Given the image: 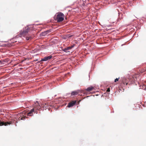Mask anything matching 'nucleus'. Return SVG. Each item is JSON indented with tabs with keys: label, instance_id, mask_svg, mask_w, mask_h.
I'll return each mask as SVG.
<instances>
[{
	"label": "nucleus",
	"instance_id": "obj_1",
	"mask_svg": "<svg viewBox=\"0 0 146 146\" xmlns=\"http://www.w3.org/2000/svg\"><path fill=\"white\" fill-rule=\"evenodd\" d=\"M41 108V106L39 104L38 101H36L33 105V108L29 113H27V115L32 116L33 115V113L34 112L36 113H37V111H39Z\"/></svg>",
	"mask_w": 146,
	"mask_h": 146
},
{
	"label": "nucleus",
	"instance_id": "obj_2",
	"mask_svg": "<svg viewBox=\"0 0 146 146\" xmlns=\"http://www.w3.org/2000/svg\"><path fill=\"white\" fill-rule=\"evenodd\" d=\"M65 17L64 14L61 12H58L55 16L56 20L58 22H60L63 21Z\"/></svg>",
	"mask_w": 146,
	"mask_h": 146
},
{
	"label": "nucleus",
	"instance_id": "obj_3",
	"mask_svg": "<svg viewBox=\"0 0 146 146\" xmlns=\"http://www.w3.org/2000/svg\"><path fill=\"white\" fill-rule=\"evenodd\" d=\"M30 28L27 27L24 28L23 31H21L20 33V36L21 37L26 35L30 30Z\"/></svg>",
	"mask_w": 146,
	"mask_h": 146
},
{
	"label": "nucleus",
	"instance_id": "obj_4",
	"mask_svg": "<svg viewBox=\"0 0 146 146\" xmlns=\"http://www.w3.org/2000/svg\"><path fill=\"white\" fill-rule=\"evenodd\" d=\"M83 93L84 94H85V91H84L78 90L77 91H74L72 92L71 93V96H74L80 93Z\"/></svg>",
	"mask_w": 146,
	"mask_h": 146
},
{
	"label": "nucleus",
	"instance_id": "obj_5",
	"mask_svg": "<svg viewBox=\"0 0 146 146\" xmlns=\"http://www.w3.org/2000/svg\"><path fill=\"white\" fill-rule=\"evenodd\" d=\"M13 122L11 121L9 122H4L3 121H1L0 119V126L5 125L7 126L8 125H10V124H12Z\"/></svg>",
	"mask_w": 146,
	"mask_h": 146
},
{
	"label": "nucleus",
	"instance_id": "obj_6",
	"mask_svg": "<svg viewBox=\"0 0 146 146\" xmlns=\"http://www.w3.org/2000/svg\"><path fill=\"white\" fill-rule=\"evenodd\" d=\"M74 47V46L72 45L71 46L67 47L66 48H65L63 49V51L66 52H70V50H71Z\"/></svg>",
	"mask_w": 146,
	"mask_h": 146
},
{
	"label": "nucleus",
	"instance_id": "obj_7",
	"mask_svg": "<svg viewBox=\"0 0 146 146\" xmlns=\"http://www.w3.org/2000/svg\"><path fill=\"white\" fill-rule=\"evenodd\" d=\"M19 115L20 117H18V119L19 120H24L27 118L26 116L23 115V114H19Z\"/></svg>",
	"mask_w": 146,
	"mask_h": 146
},
{
	"label": "nucleus",
	"instance_id": "obj_8",
	"mask_svg": "<svg viewBox=\"0 0 146 146\" xmlns=\"http://www.w3.org/2000/svg\"><path fill=\"white\" fill-rule=\"evenodd\" d=\"M128 79H127L125 78H123L122 80V82L123 84H126L127 85L128 83Z\"/></svg>",
	"mask_w": 146,
	"mask_h": 146
},
{
	"label": "nucleus",
	"instance_id": "obj_9",
	"mask_svg": "<svg viewBox=\"0 0 146 146\" xmlns=\"http://www.w3.org/2000/svg\"><path fill=\"white\" fill-rule=\"evenodd\" d=\"M52 57V56H49L47 57H45L43 58L42 59L41 61H46L50 59Z\"/></svg>",
	"mask_w": 146,
	"mask_h": 146
},
{
	"label": "nucleus",
	"instance_id": "obj_10",
	"mask_svg": "<svg viewBox=\"0 0 146 146\" xmlns=\"http://www.w3.org/2000/svg\"><path fill=\"white\" fill-rule=\"evenodd\" d=\"M94 89V88L92 86H91L90 87H89L87 88L86 89H85V90H84L83 91H85V94H86V91H91L92 90H93Z\"/></svg>",
	"mask_w": 146,
	"mask_h": 146
},
{
	"label": "nucleus",
	"instance_id": "obj_11",
	"mask_svg": "<svg viewBox=\"0 0 146 146\" xmlns=\"http://www.w3.org/2000/svg\"><path fill=\"white\" fill-rule=\"evenodd\" d=\"M76 101H73L69 103L68 105V107L69 108L73 106L76 103Z\"/></svg>",
	"mask_w": 146,
	"mask_h": 146
},
{
	"label": "nucleus",
	"instance_id": "obj_12",
	"mask_svg": "<svg viewBox=\"0 0 146 146\" xmlns=\"http://www.w3.org/2000/svg\"><path fill=\"white\" fill-rule=\"evenodd\" d=\"M48 104L47 103H43L41 105V106H42V107L44 108V109H46V108H48L47 107L48 106Z\"/></svg>",
	"mask_w": 146,
	"mask_h": 146
},
{
	"label": "nucleus",
	"instance_id": "obj_13",
	"mask_svg": "<svg viewBox=\"0 0 146 146\" xmlns=\"http://www.w3.org/2000/svg\"><path fill=\"white\" fill-rule=\"evenodd\" d=\"M50 32V31L49 30H47L46 31H45L44 32H43L42 33V35L43 36H45V35H46L48 33H49Z\"/></svg>",
	"mask_w": 146,
	"mask_h": 146
},
{
	"label": "nucleus",
	"instance_id": "obj_14",
	"mask_svg": "<svg viewBox=\"0 0 146 146\" xmlns=\"http://www.w3.org/2000/svg\"><path fill=\"white\" fill-rule=\"evenodd\" d=\"M32 38L31 36H27L26 38V39L27 40H29L31 39H32Z\"/></svg>",
	"mask_w": 146,
	"mask_h": 146
},
{
	"label": "nucleus",
	"instance_id": "obj_15",
	"mask_svg": "<svg viewBox=\"0 0 146 146\" xmlns=\"http://www.w3.org/2000/svg\"><path fill=\"white\" fill-rule=\"evenodd\" d=\"M3 64H5L4 62H7V60L6 59H5V60H1Z\"/></svg>",
	"mask_w": 146,
	"mask_h": 146
},
{
	"label": "nucleus",
	"instance_id": "obj_16",
	"mask_svg": "<svg viewBox=\"0 0 146 146\" xmlns=\"http://www.w3.org/2000/svg\"><path fill=\"white\" fill-rule=\"evenodd\" d=\"M119 78H116L115 79L114 82H116L117 81H118L119 80Z\"/></svg>",
	"mask_w": 146,
	"mask_h": 146
},
{
	"label": "nucleus",
	"instance_id": "obj_17",
	"mask_svg": "<svg viewBox=\"0 0 146 146\" xmlns=\"http://www.w3.org/2000/svg\"><path fill=\"white\" fill-rule=\"evenodd\" d=\"M110 88H108L107 90V92H110Z\"/></svg>",
	"mask_w": 146,
	"mask_h": 146
},
{
	"label": "nucleus",
	"instance_id": "obj_18",
	"mask_svg": "<svg viewBox=\"0 0 146 146\" xmlns=\"http://www.w3.org/2000/svg\"><path fill=\"white\" fill-rule=\"evenodd\" d=\"M0 64H3L1 60H0Z\"/></svg>",
	"mask_w": 146,
	"mask_h": 146
},
{
	"label": "nucleus",
	"instance_id": "obj_19",
	"mask_svg": "<svg viewBox=\"0 0 146 146\" xmlns=\"http://www.w3.org/2000/svg\"><path fill=\"white\" fill-rule=\"evenodd\" d=\"M136 78V75H134V76H133V78Z\"/></svg>",
	"mask_w": 146,
	"mask_h": 146
},
{
	"label": "nucleus",
	"instance_id": "obj_20",
	"mask_svg": "<svg viewBox=\"0 0 146 146\" xmlns=\"http://www.w3.org/2000/svg\"><path fill=\"white\" fill-rule=\"evenodd\" d=\"M146 71V68H145L143 71Z\"/></svg>",
	"mask_w": 146,
	"mask_h": 146
},
{
	"label": "nucleus",
	"instance_id": "obj_21",
	"mask_svg": "<svg viewBox=\"0 0 146 146\" xmlns=\"http://www.w3.org/2000/svg\"><path fill=\"white\" fill-rule=\"evenodd\" d=\"M38 60V59H37V60H35V61H37Z\"/></svg>",
	"mask_w": 146,
	"mask_h": 146
},
{
	"label": "nucleus",
	"instance_id": "obj_22",
	"mask_svg": "<svg viewBox=\"0 0 146 146\" xmlns=\"http://www.w3.org/2000/svg\"><path fill=\"white\" fill-rule=\"evenodd\" d=\"M80 95H80V94H79Z\"/></svg>",
	"mask_w": 146,
	"mask_h": 146
}]
</instances>
